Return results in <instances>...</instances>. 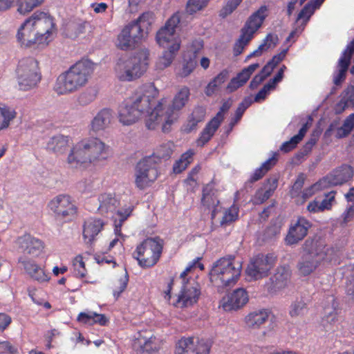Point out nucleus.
Listing matches in <instances>:
<instances>
[{
  "mask_svg": "<svg viewBox=\"0 0 354 354\" xmlns=\"http://www.w3.org/2000/svg\"><path fill=\"white\" fill-rule=\"evenodd\" d=\"M55 33L53 17L48 12L36 11L19 26L16 39L22 48H43L49 44Z\"/></svg>",
  "mask_w": 354,
  "mask_h": 354,
  "instance_id": "obj_1",
  "label": "nucleus"
},
{
  "mask_svg": "<svg viewBox=\"0 0 354 354\" xmlns=\"http://www.w3.org/2000/svg\"><path fill=\"white\" fill-rule=\"evenodd\" d=\"M189 90L183 87L170 102L167 98H162L157 102L152 111L149 114L146 127L154 130L160 128L163 132H169L178 120L179 111L187 104L189 97Z\"/></svg>",
  "mask_w": 354,
  "mask_h": 354,
  "instance_id": "obj_2",
  "label": "nucleus"
},
{
  "mask_svg": "<svg viewBox=\"0 0 354 354\" xmlns=\"http://www.w3.org/2000/svg\"><path fill=\"white\" fill-rule=\"evenodd\" d=\"M112 154L111 147L97 138L82 140L70 150L66 162L71 168L80 169L107 160Z\"/></svg>",
  "mask_w": 354,
  "mask_h": 354,
  "instance_id": "obj_3",
  "label": "nucleus"
},
{
  "mask_svg": "<svg viewBox=\"0 0 354 354\" xmlns=\"http://www.w3.org/2000/svg\"><path fill=\"white\" fill-rule=\"evenodd\" d=\"M92 73L93 66L90 62H78L57 77L54 91L58 95L73 93L86 85Z\"/></svg>",
  "mask_w": 354,
  "mask_h": 354,
  "instance_id": "obj_4",
  "label": "nucleus"
},
{
  "mask_svg": "<svg viewBox=\"0 0 354 354\" xmlns=\"http://www.w3.org/2000/svg\"><path fill=\"white\" fill-rule=\"evenodd\" d=\"M148 66V52L139 50L131 55L119 58L114 66V74L120 82H132L142 77Z\"/></svg>",
  "mask_w": 354,
  "mask_h": 354,
  "instance_id": "obj_5",
  "label": "nucleus"
},
{
  "mask_svg": "<svg viewBox=\"0 0 354 354\" xmlns=\"http://www.w3.org/2000/svg\"><path fill=\"white\" fill-rule=\"evenodd\" d=\"M241 264L232 257H223L216 261L209 272L211 283L218 288L233 286L240 277Z\"/></svg>",
  "mask_w": 354,
  "mask_h": 354,
  "instance_id": "obj_6",
  "label": "nucleus"
},
{
  "mask_svg": "<svg viewBox=\"0 0 354 354\" xmlns=\"http://www.w3.org/2000/svg\"><path fill=\"white\" fill-rule=\"evenodd\" d=\"M16 77L19 90L30 91L37 87L41 79L37 60L30 57L19 60Z\"/></svg>",
  "mask_w": 354,
  "mask_h": 354,
  "instance_id": "obj_7",
  "label": "nucleus"
},
{
  "mask_svg": "<svg viewBox=\"0 0 354 354\" xmlns=\"http://www.w3.org/2000/svg\"><path fill=\"white\" fill-rule=\"evenodd\" d=\"M162 250V241L159 238H149L137 246L133 255L140 267L148 268L158 263Z\"/></svg>",
  "mask_w": 354,
  "mask_h": 354,
  "instance_id": "obj_8",
  "label": "nucleus"
},
{
  "mask_svg": "<svg viewBox=\"0 0 354 354\" xmlns=\"http://www.w3.org/2000/svg\"><path fill=\"white\" fill-rule=\"evenodd\" d=\"M267 16L268 8L266 6H262L248 17L241 30V35L234 45V51L236 55L243 52L245 46L248 45L255 32L261 26Z\"/></svg>",
  "mask_w": 354,
  "mask_h": 354,
  "instance_id": "obj_9",
  "label": "nucleus"
},
{
  "mask_svg": "<svg viewBox=\"0 0 354 354\" xmlns=\"http://www.w3.org/2000/svg\"><path fill=\"white\" fill-rule=\"evenodd\" d=\"M158 95V91L154 85L148 84L139 88L129 97L131 103L133 104L142 115H145V122L149 114L157 104L155 100Z\"/></svg>",
  "mask_w": 354,
  "mask_h": 354,
  "instance_id": "obj_10",
  "label": "nucleus"
},
{
  "mask_svg": "<svg viewBox=\"0 0 354 354\" xmlns=\"http://www.w3.org/2000/svg\"><path fill=\"white\" fill-rule=\"evenodd\" d=\"M156 161L154 157H147L140 161L135 171V183L138 188L149 187L158 177Z\"/></svg>",
  "mask_w": 354,
  "mask_h": 354,
  "instance_id": "obj_11",
  "label": "nucleus"
},
{
  "mask_svg": "<svg viewBox=\"0 0 354 354\" xmlns=\"http://www.w3.org/2000/svg\"><path fill=\"white\" fill-rule=\"evenodd\" d=\"M180 21V17L178 13L174 14L156 34V41L159 46L164 48H171L177 45V48H180L181 40L176 33V28Z\"/></svg>",
  "mask_w": 354,
  "mask_h": 354,
  "instance_id": "obj_12",
  "label": "nucleus"
},
{
  "mask_svg": "<svg viewBox=\"0 0 354 354\" xmlns=\"http://www.w3.org/2000/svg\"><path fill=\"white\" fill-rule=\"evenodd\" d=\"M201 295L200 286L194 280L183 283L178 293L174 297L173 305L177 308H189L197 303Z\"/></svg>",
  "mask_w": 354,
  "mask_h": 354,
  "instance_id": "obj_13",
  "label": "nucleus"
},
{
  "mask_svg": "<svg viewBox=\"0 0 354 354\" xmlns=\"http://www.w3.org/2000/svg\"><path fill=\"white\" fill-rule=\"evenodd\" d=\"M275 263L272 254H259L251 259L246 269L247 275L252 279H259L268 275Z\"/></svg>",
  "mask_w": 354,
  "mask_h": 354,
  "instance_id": "obj_14",
  "label": "nucleus"
},
{
  "mask_svg": "<svg viewBox=\"0 0 354 354\" xmlns=\"http://www.w3.org/2000/svg\"><path fill=\"white\" fill-rule=\"evenodd\" d=\"M48 207L59 218H71L77 213V207L71 197L66 194H59L53 198Z\"/></svg>",
  "mask_w": 354,
  "mask_h": 354,
  "instance_id": "obj_15",
  "label": "nucleus"
},
{
  "mask_svg": "<svg viewBox=\"0 0 354 354\" xmlns=\"http://www.w3.org/2000/svg\"><path fill=\"white\" fill-rule=\"evenodd\" d=\"M142 37L139 26L129 24L118 34L115 45L123 50H131L137 46Z\"/></svg>",
  "mask_w": 354,
  "mask_h": 354,
  "instance_id": "obj_16",
  "label": "nucleus"
},
{
  "mask_svg": "<svg viewBox=\"0 0 354 354\" xmlns=\"http://www.w3.org/2000/svg\"><path fill=\"white\" fill-rule=\"evenodd\" d=\"M304 254L310 255L319 262L331 259L329 254L332 252V250L328 248L324 241L319 237L307 239L304 243Z\"/></svg>",
  "mask_w": 354,
  "mask_h": 354,
  "instance_id": "obj_17",
  "label": "nucleus"
},
{
  "mask_svg": "<svg viewBox=\"0 0 354 354\" xmlns=\"http://www.w3.org/2000/svg\"><path fill=\"white\" fill-rule=\"evenodd\" d=\"M209 345L198 338L188 337L180 339L176 347V354H208Z\"/></svg>",
  "mask_w": 354,
  "mask_h": 354,
  "instance_id": "obj_18",
  "label": "nucleus"
},
{
  "mask_svg": "<svg viewBox=\"0 0 354 354\" xmlns=\"http://www.w3.org/2000/svg\"><path fill=\"white\" fill-rule=\"evenodd\" d=\"M291 270L288 266H279L274 275L270 278V283L268 284V290L272 294H277L290 284Z\"/></svg>",
  "mask_w": 354,
  "mask_h": 354,
  "instance_id": "obj_19",
  "label": "nucleus"
},
{
  "mask_svg": "<svg viewBox=\"0 0 354 354\" xmlns=\"http://www.w3.org/2000/svg\"><path fill=\"white\" fill-rule=\"evenodd\" d=\"M16 243L22 252L33 257H39L44 252V241L29 234L19 236Z\"/></svg>",
  "mask_w": 354,
  "mask_h": 354,
  "instance_id": "obj_20",
  "label": "nucleus"
},
{
  "mask_svg": "<svg viewBox=\"0 0 354 354\" xmlns=\"http://www.w3.org/2000/svg\"><path fill=\"white\" fill-rule=\"evenodd\" d=\"M248 301L247 291L243 288H237L224 297L221 301L220 306L225 311L236 310L244 306Z\"/></svg>",
  "mask_w": 354,
  "mask_h": 354,
  "instance_id": "obj_21",
  "label": "nucleus"
},
{
  "mask_svg": "<svg viewBox=\"0 0 354 354\" xmlns=\"http://www.w3.org/2000/svg\"><path fill=\"white\" fill-rule=\"evenodd\" d=\"M19 263L32 279L39 283L48 282L50 280L49 275L35 260L27 257H21L19 259Z\"/></svg>",
  "mask_w": 354,
  "mask_h": 354,
  "instance_id": "obj_22",
  "label": "nucleus"
},
{
  "mask_svg": "<svg viewBox=\"0 0 354 354\" xmlns=\"http://www.w3.org/2000/svg\"><path fill=\"white\" fill-rule=\"evenodd\" d=\"M310 227L308 221L303 217L299 218L290 227L288 233L286 237L288 245H294L302 240L307 234Z\"/></svg>",
  "mask_w": 354,
  "mask_h": 354,
  "instance_id": "obj_23",
  "label": "nucleus"
},
{
  "mask_svg": "<svg viewBox=\"0 0 354 354\" xmlns=\"http://www.w3.org/2000/svg\"><path fill=\"white\" fill-rule=\"evenodd\" d=\"M135 346H138L140 354H151L159 349V343L151 332L142 331L139 334Z\"/></svg>",
  "mask_w": 354,
  "mask_h": 354,
  "instance_id": "obj_24",
  "label": "nucleus"
},
{
  "mask_svg": "<svg viewBox=\"0 0 354 354\" xmlns=\"http://www.w3.org/2000/svg\"><path fill=\"white\" fill-rule=\"evenodd\" d=\"M142 116L140 111L131 103L129 97L120 106L118 113L119 120L124 125H131L136 122Z\"/></svg>",
  "mask_w": 354,
  "mask_h": 354,
  "instance_id": "obj_25",
  "label": "nucleus"
},
{
  "mask_svg": "<svg viewBox=\"0 0 354 354\" xmlns=\"http://www.w3.org/2000/svg\"><path fill=\"white\" fill-rule=\"evenodd\" d=\"M270 317V311L267 309H257L250 312L244 317L243 322L249 330L259 329Z\"/></svg>",
  "mask_w": 354,
  "mask_h": 354,
  "instance_id": "obj_26",
  "label": "nucleus"
},
{
  "mask_svg": "<svg viewBox=\"0 0 354 354\" xmlns=\"http://www.w3.org/2000/svg\"><path fill=\"white\" fill-rule=\"evenodd\" d=\"M353 175L352 168L348 165H344L336 169L333 174L328 175L323 180H326V186L342 185L349 180Z\"/></svg>",
  "mask_w": 354,
  "mask_h": 354,
  "instance_id": "obj_27",
  "label": "nucleus"
},
{
  "mask_svg": "<svg viewBox=\"0 0 354 354\" xmlns=\"http://www.w3.org/2000/svg\"><path fill=\"white\" fill-rule=\"evenodd\" d=\"M113 118V113L110 109H102L91 120L90 131L94 133H98L105 130L111 124Z\"/></svg>",
  "mask_w": 354,
  "mask_h": 354,
  "instance_id": "obj_28",
  "label": "nucleus"
},
{
  "mask_svg": "<svg viewBox=\"0 0 354 354\" xmlns=\"http://www.w3.org/2000/svg\"><path fill=\"white\" fill-rule=\"evenodd\" d=\"M320 263L321 262L312 258L310 255L304 254L297 265L299 275L306 277L311 274L316 270Z\"/></svg>",
  "mask_w": 354,
  "mask_h": 354,
  "instance_id": "obj_29",
  "label": "nucleus"
},
{
  "mask_svg": "<svg viewBox=\"0 0 354 354\" xmlns=\"http://www.w3.org/2000/svg\"><path fill=\"white\" fill-rule=\"evenodd\" d=\"M354 53V39L348 45L346 49L343 53L342 57L339 61V71L337 75L334 79L335 84H339L345 78L346 72L350 64L351 57Z\"/></svg>",
  "mask_w": 354,
  "mask_h": 354,
  "instance_id": "obj_30",
  "label": "nucleus"
},
{
  "mask_svg": "<svg viewBox=\"0 0 354 354\" xmlns=\"http://www.w3.org/2000/svg\"><path fill=\"white\" fill-rule=\"evenodd\" d=\"M202 203L206 209L212 212V217L214 218L217 212L219 201L217 198V192L213 190L209 185L203 189Z\"/></svg>",
  "mask_w": 354,
  "mask_h": 354,
  "instance_id": "obj_31",
  "label": "nucleus"
},
{
  "mask_svg": "<svg viewBox=\"0 0 354 354\" xmlns=\"http://www.w3.org/2000/svg\"><path fill=\"white\" fill-rule=\"evenodd\" d=\"M104 223L100 218H90L84 223L83 235L88 241L94 239L103 229Z\"/></svg>",
  "mask_w": 354,
  "mask_h": 354,
  "instance_id": "obj_32",
  "label": "nucleus"
},
{
  "mask_svg": "<svg viewBox=\"0 0 354 354\" xmlns=\"http://www.w3.org/2000/svg\"><path fill=\"white\" fill-rule=\"evenodd\" d=\"M71 140L68 136L57 135L50 138L46 143V149L57 154L63 153L68 147Z\"/></svg>",
  "mask_w": 354,
  "mask_h": 354,
  "instance_id": "obj_33",
  "label": "nucleus"
},
{
  "mask_svg": "<svg viewBox=\"0 0 354 354\" xmlns=\"http://www.w3.org/2000/svg\"><path fill=\"white\" fill-rule=\"evenodd\" d=\"M99 203L98 211L101 214L113 212L119 204L117 198L111 194H102L99 198Z\"/></svg>",
  "mask_w": 354,
  "mask_h": 354,
  "instance_id": "obj_34",
  "label": "nucleus"
},
{
  "mask_svg": "<svg viewBox=\"0 0 354 354\" xmlns=\"http://www.w3.org/2000/svg\"><path fill=\"white\" fill-rule=\"evenodd\" d=\"M128 281V274L125 270H121L120 272L113 278L111 282V289L115 298H118L125 290Z\"/></svg>",
  "mask_w": 354,
  "mask_h": 354,
  "instance_id": "obj_35",
  "label": "nucleus"
},
{
  "mask_svg": "<svg viewBox=\"0 0 354 354\" xmlns=\"http://www.w3.org/2000/svg\"><path fill=\"white\" fill-rule=\"evenodd\" d=\"M165 49L156 64V68L160 71L164 70L171 65L180 48H177V45H174L171 48Z\"/></svg>",
  "mask_w": 354,
  "mask_h": 354,
  "instance_id": "obj_36",
  "label": "nucleus"
},
{
  "mask_svg": "<svg viewBox=\"0 0 354 354\" xmlns=\"http://www.w3.org/2000/svg\"><path fill=\"white\" fill-rule=\"evenodd\" d=\"M229 72L227 70L222 71L209 83L205 88V93L210 96L215 93L221 87L223 84L227 80Z\"/></svg>",
  "mask_w": 354,
  "mask_h": 354,
  "instance_id": "obj_37",
  "label": "nucleus"
},
{
  "mask_svg": "<svg viewBox=\"0 0 354 354\" xmlns=\"http://www.w3.org/2000/svg\"><path fill=\"white\" fill-rule=\"evenodd\" d=\"M324 0H312L301 10L297 17V21H301V25L305 26L315 10L318 8Z\"/></svg>",
  "mask_w": 354,
  "mask_h": 354,
  "instance_id": "obj_38",
  "label": "nucleus"
},
{
  "mask_svg": "<svg viewBox=\"0 0 354 354\" xmlns=\"http://www.w3.org/2000/svg\"><path fill=\"white\" fill-rule=\"evenodd\" d=\"M278 41L279 39L277 35L268 34L263 39V43L259 45L258 48L250 54L247 58L249 59L252 57L259 56L263 51L274 48L277 44Z\"/></svg>",
  "mask_w": 354,
  "mask_h": 354,
  "instance_id": "obj_39",
  "label": "nucleus"
},
{
  "mask_svg": "<svg viewBox=\"0 0 354 354\" xmlns=\"http://www.w3.org/2000/svg\"><path fill=\"white\" fill-rule=\"evenodd\" d=\"M325 188H326V180L322 179L301 192V194L299 198H297L296 203L303 204L307 199Z\"/></svg>",
  "mask_w": 354,
  "mask_h": 354,
  "instance_id": "obj_40",
  "label": "nucleus"
},
{
  "mask_svg": "<svg viewBox=\"0 0 354 354\" xmlns=\"http://www.w3.org/2000/svg\"><path fill=\"white\" fill-rule=\"evenodd\" d=\"M17 113L14 109L6 105H0V130L6 129L10 122L16 118Z\"/></svg>",
  "mask_w": 354,
  "mask_h": 354,
  "instance_id": "obj_41",
  "label": "nucleus"
},
{
  "mask_svg": "<svg viewBox=\"0 0 354 354\" xmlns=\"http://www.w3.org/2000/svg\"><path fill=\"white\" fill-rule=\"evenodd\" d=\"M218 120H212L203 131L201 133L200 138L197 140L198 146H203L212 137L216 129L219 127Z\"/></svg>",
  "mask_w": 354,
  "mask_h": 354,
  "instance_id": "obj_42",
  "label": "nucleus"
},
{
  "mask_svg": "<svg viewBox=\"0 0 354 354\" xmlns=\"http://www.w3.org/2000/svg\"><path fill=\"white\" fill-rule=\"evenodd\" d=\"M194 153L195 152L192 149H189L183 153L180 159L174 164V171L178 174L185 170L192 161Z\"/></svg>",
  "mask_w": 354,
  "mask_h": 354,
  "instance_id": "obj_43",
  "label": "nucleus"
},
{
  "mask_svg": "<svg viewBox=\"0 0 354 354\" xmlns=\"http://www.w3.org/2000/svg\"><path fill=\"white\" fill-rule=\"evenodd\" d=\"M44 1V0H18L17 12L21 15H26L41 6Z\"/></svg>",
  "mask_w": 354,
  "mask_h": 354,
  "instance_id": "obj_44",
  "label": "nucleus"
},
{
  "mask_svg": "<svg viewBox=\"0 0 354 354\" xmlns=\"http://www.w3.org/2000/svg\"><path fill=\"white\" fill-rule=\"evenodd\" d=\"M204 118V111L202 109H198L194 111L192 116L188 120L187 124L184 126V131L189 133L195 129L198 123L203 120Z\"/></svg>",
  "mask_w": 354,
  "mask_h": 354,
  "instance_id": "obj_45",
  "label": "nucleus"
},
{
  "mask_svg": "<svg viewBox=\"0 0 354 354\" xmlns=\"http://www.w3.org/2000/svg\"><path fill=\"white\" fill-rule=\"evenodd\" d=\"M196 66V62L194 59L185 60L181 66L176 68V75L180 77H186L194 71Z\"/></svg>",
  "mask_w": 354,
  "mask_h": 354,
  "instance_id": "obj_46",
  "label": "nucleus"
},
{
  "mask_svg": "<svg viewBox=\"0 0 354 354\" xmlns=\"http://www.w3.org/2000/svg\"><path fill=\"white\" fill-rule=\"evenodd\" d=\"M174 145L171 142H167L159 145L151 157L156 158H167L170 157L173 152Z\"/></svg>",
  "mask_w": 354,
  "mask_h": 354,
  "instance_id": "obj_47",
  "label": "nucleus"
},
{
  "mask_svg": "<svg viewBox=\"0 0 354 354\" xmlns=\"http://www.w3.org/2000/svg\"><path fill=\"white\" fill-rule=\"evenodd\" d=\"M153 21V15L151 12L143 13L136 22L130 24L131 25H137L140 28V33L145 35V30L147 31L148 28Z\"/></svg>",
  "mask_w": 354,
  "mask_h": 354,
  "instance_id": "obj_48",
  "label": "nucleus"
},
{
  "mask_svg": "<svg viewBox=\"0 0 354 354\" xmlns=\"http://www.w3.org/2000/svg\"><path fill=\"white\" fill-rule=\"evenodd\" d=\"M73 269L76 277L80 278L86 277L87 271L85 267V261L82 255L76 256L73 260Z\"/></svg>",
  "mask_w": 354,
  "mask_h": 354,
  "instance_id": "obj_49",
  "label": "nucleus"
},
{
  "mask_svg": "<svg viewBox=\"0 0 354 354\" xmlns=\"http://www.w3.org/2000/svg\"><path fill=\"white\" fill-rule=\"evenodd\" d=\"M277 159L274 156L268 159L259 169L254 171L252 177V180L257 181L261 179L268 172V171H269L275 165Z\"/></svg>",
  "mask_w": 354,
  "mask_h": 354,
  "instance_id": "obj_50",
  "label": "nucleus"
},
{
  "mask_svg": "<svg viewBox=\"0 0 354 354\" xmlns=\"http://www.w3.org/2000/svg\"><path fill=\"white\" fill-rule=\"evenodd\" d=\"M306 312V304L303 300H296L291 304L289 313L292 317H298L303 316Z\"/></svg>",
  "mask_w": 354,
  "mask_h": 354,
  "instance_id": "obj_51",
  "label": "nucleus"
},
{
  "mask_svg": "<svg viewBox=\"0 0 354 354\" xmlns=\"http://www.w3.org/2000/svg\"><path fill=\"white\" fill-rule=\"evenodd\" d=\"M209 0H189L186 6V12L192 15L205 8Z\"/></svg>",
  "mask_w": 354,
  "mask_h": 354,
  "instance_id": "obj_52",
  "label": "nucleus"
},
{
  "mask_svg": "<svg viewBox=\"0 0 354 354\" xmlns=\"http://www.w3.org/2000/svg\"><path fill=\"white\" fill-rule=\"evenodd\" d=\"M243 0H227L219 12V16L225 18L231 15Z\"/></svg>",
  "mask_w": 354,
  "mask_h": 354,
  "instance_id": "obj_53",
  "label": "nucleus"
},
{
  "mask_svg": "<svg viewBox=\"0 0 354 354\" xmlns=\"http://www.w3.org/2000/svg\"><path fill=\"white\" fill-rule=\"evenodd\" d=\"M238 207L235 205H232L227 209L221 221V225H228L230 223L236 221L238 218Z\"/></svg>",
  "mask_w": 354,
  "mask_h": 354,
  "instance_id": "obj_54",
  "label": "nucleus"
},
{
  "mask_svg": "<svg viewBox=\"0 0 354 354\" xmlns=\"http://www.w3.org/2000/svg\"><path fill=\"white\" fill-rule=\"evenodd\" d=\"M259 68V64H251L243 68L236 77L241 82V83L245 84L250 79L252 74Z\"/></svg>",
  "mask_w": 354,
  "mask_h": 354,
  "instance_id": "obj_55",
  "label": "nucleus"
},
{
  "mask_svg": "<svg viewBox=\"0 0 354 354\" xmlns=\"http://www.w3.org/2000/svg\"><path fill=\"white\" fill-rule=\"evenodd\" d=\"M328 305L324 306V315L330 317L334 315V317H337L338 313V303L336 299L333 297H330L328 298Z\"/></svg>",
  "mask_w": 354,
  "mask_h": 354,
  "instance_id": "obj_56",
  "label": "nucleus"
},
{
  "mask_svg": "<svg viewBox=\"0 0 354 354\" xmlns=\"http://www.w3.org/2000/svg\"><path fill=\"white\" fill-rule=\"evenodd\" d=\"M304 180L305 178L304 175H299L292 185V189L290 191V195L292 198L295 199V201L297 198H299L301 194V189L304 186Z\"/></svg>",
  "mask_w": 354,
  "mask_h": 354,
  "instance_id": "obj_57",
  "label": "nucleus"
},
{
  "mask_svg": "<svg viewBox=\"0 0 354 354\" xmlns=\"http://www.w3.org/2000/svg\"><path fill=\"white\" fill-rule=\"evenodd\" d=\"M115 237L109 243V250H111L116 245L120 246V248H122V243L124 241V236L122 235L120 227H118V225H115Z\"/></svg>",
  "mask_w": 354,
  "mask_h": 354,
  "instance_id": "obj_58",
  "label": "nucleus"
},
{
  "mask_svg": "<svg viewBox=\"0 0 354 354\" xmlns=\"http://www.w3.org/2000/svg\"><path fill=\"white\" fill-rule=\"evenodd\" d=\"M95 98V95L91 91H84L80 93L78 96L77 100L80 105L86 106L91 103Z\"/></svg>",
  "mask_w": 354,
  "mask_h": 354,
  "instance_id": "obj_59",
  "label": "nucleus"
},
{
  "mask_svg": "<svg viewBox=\"0 0 354 354\" xmlns=\"http://www.w3.org/2000/svg\"><path fill=\"white\" fill-rule=\"evenodd\" d=\"M335 192H331L325 195L326 198L320 202V206L322 212L331 208L335 200Z\"/></svg>",
  "mask_w": 354,
  "mask_h": 354,
  "instance_id": "obj_60",
  "label": "nucleus"
},
{
  "mask_svg": "<svg viewBox=\"0 0 354 354\" xmlns=\"http://www.w3.org/2000/svg\"><path fill=\"white\" fill-rule=\"evenodd\" d=\"M277 187V180L276 178L268 179L267 184L264 187V190H266V196L264 197V199H268L272 196Z\"/></svg>",
  "mask_w": 354,
  "mask_h": 354,
  "instance_id": "obj_61",
  "label": "nucleus"
},
{
  "mask_svg": "<svg viewBox=\"0 0 354 354\" xmlns=\"http://www.w3.org/2000/svg\"><path fill=\"white\" fill-rule=\"evenodd\" d=\"M95 313L93 312L80 313L77 317V321L83 324L92 325L93 324Z\"/></svg>",
  "mask_w": 354,
  "mask_h": 354,
  "instance_id": "obj_62",
  "label": "nucleus"
},
{
  "mask_svg": "<svg viewBox=\"0 0 354 354\" xmlns=\"http://www.w3.org/2000/svg\"><path fill=\"white\" fill-rule=\"evenodd\" d=\"M231 105L232 102L230 100L224 102L220 109V111L217 113L216 115L212 120H218V124H220L223 120L224 113L228 111Z\"/></svg>",
  "mask_w": 354,
  "mask_h": 354,
  "instance_id": "obj_63",
  "label": "nucleus"
},
{
  "mask_svg": "<svg viewBox=\"0 0 354 354\" xmlns=\"http://www.w3.org/2000/svg\"><path fill=\"white\" fill-rule=\"evenodd\" d=\"M274 88L273 87V84H271L270 83H268L266 84L263 88L259 91V92L255 96L254 100L256 102H259L261 100H263L266 98L267 95L269 93L270 90Z\"/></svg>",
  "mask_w": 354,
  "mask_h": 354,
  "instance_id": "obj_64",
  "label": "nucleus"
}]
</instances>
